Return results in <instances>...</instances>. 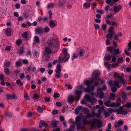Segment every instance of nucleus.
Returning <instances> with one entry per match:
<instances>
[{"mask_svg":"<svg viewBox=\"0 0 131 131\" xmlns=\"http://www.w3.org/2000/svg\"><path fill=\"white\" fill-rule=\"evenodd\" d=\"M93 82V80H92L89 81L87 80H86L84 82L85 84L87 86V87L86 88H83L82 85L80 86V91L78 93L77 92H75V94L77 95V101H78L80 98L81 96V92L84 90L86 92H90L93 91L94 89V86H90V85Z\"/></svg>","mask_w":131,"mask_h":131,"instance_id":"obj_1","label":"nucleus"},{"mask_svg":"<svg viewBox=\"0 0 131 131\" xmlns=\"http://www.w3.org/2000/svg\"><path fill=\"white\" fill-rule=\"evenodd\" d=\"M62 51L64 54V57L62 58V55L60 54L58 58V61L60 63L62 61L64 62L67 61L70 57V55L67 52L68 50L67 49L63 48Z\"/></svg>","mask_w":131,"mask_h":131,"instance_id":"obj_2","label":"nucleus"},{"mask_svg":"<svg viewBox=\"0 0 131 131\" xmlns=\"http://www.w3.org/2000/svg\"><path fill=\"white\" fill-rule=\"evenodd\" d=\"M48 44L49 47H56L59 45V42L57 39H52L48 41Z\"/></svg>","mask_w":131,"mask_h":131,"instance_id":"obj_3","label":"nucleus"},{"mask_svg":"<svg viewBox=\"0 0 131 131\" xmlns=\"http://www.w3.org/2000/svg\"><path fill=\"white\" fill-rule=\"evenodd\" d=\"M101 122L100 120L94 119L92 122L91 127H90V128L92 129L95 128L96 125H97L98 127L100 128L101 126Z\"/></svg>","mask_w":131,"mask_h":131,"instance_id":"obj_4","label":"nucleus"},{"mask_svg":"<svg viewBox=\"0 0 131 131\" xmlns=\"http://www.w3.org/2000/svg\"><path fill=\"white\" fill-rule=\"evenodd\" d=\"M76 123L78 129H80L84 127V125L81 122V119L79 116H77L76 118Z\"/></svg>","mask_w":131,"mask_h":131,"instance_id":"obj_5","label":"nucleus"},{"mask_svg":"<svg viewBox=\"0 0 131 131\" xmlns=\"http://www.w3.org/2000/svg\"><path fill=\"white\" fill-rule=\"evenodd\" d=\"M114 75L115 77H117L119 78V81L121 83L123 84L125 83V81L123 79L124 76V75L123 73L120 74L118 73L115 72L114 73Z\"/></svg>","mask_w":131,"mask_h":131,"instance_id":"obj_6","label":"nucleus"},{"mask_svg":"<svg viewBox=\"0 0 131 131\" xmlns=\"http://www.w3.org/2000/svg\"><path fill=\"white\" fill-rule=\"evenodd\" d=\"M100 74V72L98 70H96L94 71L92 75V77L93 78V79L94 80L95 79L96 80H97V81L100 80V79L99 78L97 77Z\"/></svg>","mask_w":131,"mask_h":131,"instance_id":"obj_7","label":"nucleus"},{"mask_svg":"<svg viewBox=\"0 0 131 131\" xmlns=\"http://www.w3.org/2000/svg\"><path fill=\"white\" fill-rule=\"evenodd\" d=\"M85 98L88 101L90 102L91 103H93L94 102L96 101L95 99L94 98L91 97L89 95H85Z\"/></svg>","mask_w":131,"mask_h":131,"instance_id":"obj_8","label":"nucleus"},{"mask_svg":"<svg viewBox=\"0 0 131 131\" xmlns=\"http://www.w3.org/2000/svg\"><path fill=\"white\" fill-rule=\"evenodd\" d=\"M109 83V84L111 85L112 86H114V85L116 86V87L118 88H119V82L117 81L116 80H115L113 82L112 81H110Z\"/></svg>","mask_w":131,"mask_h":131,"instance_id":"obj_9","label":"nucleus"},{"mask_svg":"<svg viewBox=\"0 0 131 131\" xmlns=\"http://www.w3.org/2000/svg\"><path fill=\"white\" fill-rule=\"evenodd\" d=\"M35 32L37 34H41L44 32L43 29L41 27H37L35 29Z\"/></svg>","mask_w":131,"mask_h":131,"instance_id":"obj_10","label":"nucleus"},{"mask_svg":"<svg viewBox=\"0 0 131 131\" xmlns=\"http://www.w3.org/2000/svg\"><path fill=\"white\" fill-rule=\"evenodd\" d=\"M97 95L99 96V98L100 99H102L104 97V93L102 92L101 89L98 88L97 89Z\"/></svg>","mask_w":131,"mask_h":131,"instance_id":"obj_11","label":"nucleus"},{"mask_svg":"<svg viewBox=\"0 0 131 131\" xmlns=\"http://www.w3.org/2000/svg\"><path fill=\"white\" fill-rule=\"evenodd\" d=\"M123 122L122 120H119L117 122H115L114 127H119L120 126L123 124Z\"/></svg>","mask_w":131,"mask_h":131,"instance_id":"obj_12","label":"nucleus"},{"mask_svg":"<svg viewBox=\"0 0 131 131\" xmlns=\"http://www.w3.org/2000/svg\"><path fill=\"white\" fill-rule=\"evenodd\" d=\"M51 49L49 47H46L45 48L44 55L45 56H46L47 55L51 53Z\"/></svg>","mask_w":131,"mask_h":131,"instance_id":"obj_13","label":"nucleus"},{"mask_svg":"<svg viewBox=\"0 0 131 131\" xmlns=\"http://www.w3.org/2000/svg\"><path fill=\"white\" fill-rule=\"evenodd\" d=\"M6 96L7 97V98L8 99H16L17 98V96L15 94H14L11 95L10 94H6Z\"/></svg>","mask_w":131,"mask_h":131,"instance_id":"obj_14","label":"nucleus"},{"mask_svg":"<svg viewBox=\"0 0 131 131\" xmlns=\"http://www.w3.org/2000/svg\"><path fill=\"white\" fill-rule=\"evenodd\" d=\"M74 98L73 96L71 95H69L67 98V101L69 103L73 102L74 100Z\"/></svg>","mask_w":131,"mask_h":131,"instance_id":"obj_15","label":"nucleus"},{"mask_svg":"<svg viewBox=\"0 0 131 131\" xmlns=\"http://www.w3.org/2000/svg\"><path fill=\"white\" fill-rule=\"evenodd\" d=\"M121 5L115 6L113 8V10L115 13H116L119 11L121 9Z\"/></svg>","mask_w":131,"mask_h":131,"instance_id":"obj_16","label":"nucleus"},{"mask_svg":"<svg viewBox=\"0 0 131 131\" xmlns=\"http://www.w3.org/2000/svg\"><path fill=\"white\" fill-rule=\"evenodd\" d=\"M57 24V22L56 21H53L51 20L50 22L49 26L52 28H53L56 26Z\"/></svg>","mask_w":131,"mask_h":131,"instance_id":"obj_17","label":"nucleus"},{"mask_svg":"<svg viewBox=\"0 0 131 131\" xmlns=\"http://www.w3.org/2000/svg\"><path fill=\"white\" fill-rule=\"evenodd\" d=\"M90 6V3L88 2H85L83 5V7L85 9H88Z\"/></svg>","mask_w":131,"mask_h":131,"instance_id":"obj_18","label":"nucleus"},{"mask_svg":"<svg viewBox=\"0 0 131 131\" xmlns=\"http://www.w3.org/2000/svg\"><path fill=\"white\" fill-rule=\"evenodd\" d=\"M34 42L36 44H39L40 42V39L39 37L37 36H35L34 38Z\"/></svg>","mask_w":131,"mask_h":131,"instance_id":"obj_19","label":"nucleus"},{"mask_svg":"<svg viewBox=\"0 0 131 131\" xmlns=\"http://www.w3.org/2000/svg\"><path fill=\"white\" fill-rule=\"evenodd\" d=\"M61 66L60 64H58L55 71L61 72Z\"/></svg>","mask_w":131,"mask_h":131,"instance_id":"obj_20","label":"nucleus"},{"mask_svg":"<svg viewBox=\"0 0 131 131\" xmlns=\"http://www.w3.org/2000/svg\"><path fill=\"white\" fill-rule=\"evenodd\" d=\"M85 54V50L82 49H81L79 51V55L81 57L84 56Z\"/></svg>","mask_w":131,"mask_h":131,"instance_id":"obj_21","label":"nucleus"},{"mask_svg":"<svg viewBox=\"0 0 131 131\" xmlns=\"http://www.w3.org/2000/svg\"><path fill=\"white\" fill-rule=\"evenodd\" d=\"M55 75L56 78H60L62 76V75L61 73V72L55 71Z\"/></svg>","mask_w":131,"mask_h":131,"instance_id":"obj_22","label":"nucleus"},{"mask_svg":"<svg viewBox=\"0 0 131 131\" xmlns=\"http://www.w3.org/2000/svg\"><path fill=\"white\" fill-rule=\"evenodd\" d=\"M113 34L110 33L107 34L106 35V38L109 39H112V38L113 36Z\"/></svg>","mask_w":131,"mask_h":131,"instance_id":"obj_23","label":"nucleus"},{"mask_svg":"<svg viewBox=\"0 0 131 131\" xmlns=\"http://www.w3.org/2000/svg\"><path fill=\"white\" fill-rule=\"evenodd\" d=\"M82 111H83V109L82 108V107L81 106L78 107L76 109V113H78L79 112Z\"/></svg>","mask_w":131,"mask_h":131,"instance_id":"obj_24","label":"nucleus"},{"mask_svg":"<svg viewBox=\"0 0 131 131\" xmlns=\"http://www.w3.org/2000/svg\"><path fill=\"white\" fill-rule=\"evenodd\" d=\"M6 34L7 36H9L11 34V29L9 28H7L6 29Z\"/></svg>","mask_w":131,"mask_h":131,"instance_id":"obj_25","label":"nucleus"},{"mask_svg":"<svg viewBox=\"0 0 131 131\" xmlns=\"http://www.w3.org/2000/svg\"><path fill=\"white\" fill-rule=\"evenodd\" d=\"M16 82L17 85H19L20 86H21L23 85V84L22 82L19 79H18L16 81Z\"/></svg>","mask_w":131,"mask_h":131,"instance_id":"obj_26","label":"nucleus"},{"mask_svg":"<svg viewBox=\"0 0 131 131\" xmlns=\"http://www.w3.org/2000/svg\"><path fill=\"white\" fill-rule=\"evenodd\" d=\"M82 119V122L84 125L89 124V122L87 120V118L86 117H83Z\"/></svg>","mask_w":131,"mask_h":131,"instance_id":"obj_27","label":"nucleus"},{"mask_svg":"<svg viewBox=\"0 0 131 131\" xmlns=\"http://www.w3.org/2000/svg\"><path fill=\"white\" fill-rule=\"evenodd\" d=\"M110 101L108 100L106 102H104L105 105L107 107H111Z\"/></svg>","mask_w":131,"mask_h":131,"instance_id":"obj_28","label":"nucleus"},{"mask_svg":"<svg viewBox=\"0 0 131 131\" xmlns=\"http://www.w3.org/2000/svg\"><path fill=\"white\" fill-rule=\"evenodd\" d=\"M111 56L112 57V61L114 62H116V55L113 54L111 55Z\"/></svg>","mask_w":131,"mask_h":131,"instance_id":"obj_29","label":"nucleus"},{"mask_svg":"<svg viewBox=\"0 0 131 131\" xmlns=\"http://www.w3.org/2000/svg\"><path fill=\"white\" fill-rule=\"evenodd\" d=\"M13 114L10 112H7L5 114V116L8 117H10L12 116Z\"/></svg>","mask_w":131,"mask_h":131,"instance_id":"obj_30","label":"nucleus"},{"mask_svg":"<svg viewBox=\"0 0 131 131\" xmlns=\"http://www.w3.org/2000/svg\"><path fill=\"white\" fill-rule=\"evenodd\" d=\"M44 32L46 33L48 32L50 30V29L48 27H46L43 29Z\"/></svg>","mask_w":131,"mask_h":131,"instance_id":"obj_31","label":"nucleus"},{"mask_svg":"<svg viewBox=\"0 0 131 131\" xmlns=\"http://www.w3.org/2000/svg\"><path fill=\"white\" fill-rule=\"evenodd\" d=\"M24 51V48L23 47H22L19 50V54L21 55L22 54Z\"/></svg>","mask_w":131,"mask_h":131,"instance_id":"obj_32","label":"nucleus"},{"mask_svg":"<svg viewBox=\"0 0 131 131\" xmlns=\"http://www.w3.org/2000/svg\"><path fill=\"white\" fill-rule=\"evenodd\" d=\"M114 28L112 27H110L108 29V32L110 33L114 34V32L113 31Z\"/></svg>","mask_w":131,"mask_h":131,"instance_id":"obj_33","label":"nucleus"},{"mask_svg":"<svg viewBox=\"0 0 131 131\" xmlns=\"http://www.w3.org/2000/svg\"><path fill=\"white\" fill-rule=\"evenodd\" d=\"M58 121H54L51 123V125H52L53 127H56L57 125Z\"/></svg>","mask_w":131,"mask_h":131,"instance_id":"obj_34","label":"nucleus"},{"mask_svg":"<svg viewBox=\"0 0 131 131\" xmlns=\"http://www.w3.org/2000/svg\"><path fill=\"white\" fill-rule=\"evenodd\" d=\"M40 124L43 125L44 126H45V127H47L48 126V125L43 120H41L40 121Z\"/></svg>","mask_w":131,"mask_h":131,"instance_id":"obj_35","label":"nucleus"},{"mask_svg":"<svg viewBox=\"0 0 131 131\" xmlns=\"http://www.w3.org/2000/svg\"><path fill=\"white\" fill-rule=\"evenodd\" d=\"M114 48L113 47H109L108 48V50L110 52H112L114 50Z\"/></svg>","mask_w":131,"mask_h":131,"instance_id":"obj_36","label":"nucleus"},{"mask_svg":"<svg viewBox=\"0 0 131 131\" xmlns=\"http://www.w3.org/2000/svg\"><path fill=\"white\" fill-rule=\"evenodd\" d=\"M101 27L104 30H105L107 28V25L106 24L104 23L103 24L101 25Z\"/></svg>","mask_w":131,"mask_h":131,"instance_id":"obj_37","label":"nucleus"},{"mask_svg":"<svg viewBox=\"0 0 131 131\" xmlns=\"http://www.w3.org/2000/svg\"><path fill=\"white\" fill-rule=\"evenodd\" d=\"M127 50L128 51H131V41H130L128 44Z\"/></svg>","mask_w":131,"mask_h":131,"instance_id":"obj_38","label":"nucleus"},{"mask_svg":"<svg viewBox=\"0 0 131 131\" xmlns=\"http://www.w3.org/2000/svg\"><path fill=\"white\" fill-rule=\"evenodd\" d=\"M83 111L84 112L85 114H88L90 112V111L87 108H84L83 109Z\"/></svg>","mask_w":131,"mask_h":131,"instance_id":"obj_39","label":"nucleus"},{"mask_svg":"<svg viewBox=\"0 0 131 131\" xmlns=\"http://www.w3.org/2000/svg\"><path fill=\"white\" fill-rule=\"evenodd\" d=\"M54 4L53 3H50L48 5L47 8H52L53 7Z\"/></svg>","mask_w":131,"mask_h":131,"instance_id":"obj_40","label":"nucleus"},{"mask_svg":"<svg viewBox=\"0 0 131 131\" xmlns=\"http://www.w3.org/2000/svg\"><path fill=\"white\" fill-rule=\"evenodd\" d=\"M119 49L118 48L116 49L114 51V54L115 55L119 54L120 53L119 52Z\"/></svg>","mask_w":131,"mask_h":131,"instance_id":"obj_41","label":"nucleus"},{"mask_svg":"<svg viewBox=\"0 0 131 131\" xmlns=\"http://www.w3.org/2000/svg\"><path fill=\"white\" fill-rule=\"evenodd\" d=\"M94 26L96 30H97L100 29V26L98 24H94Z\"/></svg>","mask_w":131,"mask_h":131,"instance_id":"obj_42","label":"nucleus"},{"mask_svg":"<svg viewBox=\"0 0 131 131\" xmlns=\"http://www.w3.org/2000/svg\"><path fill=\"white\" fill-rule=\"evenodd\" d=\"M116 87H115L114 86L111 87V89L112 91L113 92H116L117 90V88Z\"/></svg>","mask_w":131,"mask_h":131,"instance_id":"obj_43","label":"nucleus"},{"mask_svg":"<svg viewBox=\"0 0 131 131\" xmlns=\"http://www.w3.org/2000/svg\"><path fill=\"white\" fill-rule=\"evenodd\" d=\"M5 73L7 74H8L9 73V70L7 68H5L4 69Z\"/></svg>","mask_w":131,"mask_h":131,"instance_id":"obj_44","label":"nucleus"},{"mask_svg":"<svg viewBox=\"0 0 131 131\" xmlns=\"http://www.w3.org/2000/svg\"><path fill=\"white\" fill-rule=\"evenodd\" d=\"M74 125H71L70 126V128L68 129L70 131H73L74 129Z\"/></svg>","mask_w":131,"mask_h":131,"instance_id":"obj_45","label":"nucleus"},{"mask_svg":"<svg viewBox=\"0 0 131 131\" xmlns=\"http://www.w3.org/2000/svg\"><path fill=\"white\" fill-rule=\"evenodd\" d=\"M115 96V94L114 93H111L110 94V99L112 100L113 99Z\"/></svg>","mask_w":131,"mask_h":131,"instance_id":"obj_46","label":"nucleus"},{"mask_svg":"<svg viewBox=\"0 0 131 131\" xmlns=\"http://www.w3.org/2000/svg\"><path fill=\"white\" fill-rule=\"evenodd\" d=\"M39 97V96L38 94H34L33 95V98L35 99H37Z\"/></svg>","mask_w":131,"mask_h":131,"instance_id":"obj_47","label":"nucleus"},{"mask_svg":"<svg viewBox=\"0 0 131 131\" xmlns=\"http://www.w3.org/2000/svg\"><path fill=\"white\" fill-rule=\"evenodd\" d=\"M27 32H26L24 33L22 35V37L25 38H27Z\"/></svg>","mask_w":131,"mask_h":131,"instance_id":"obj_48","label":"nucleus"},{"mask_svg":"<svg viewBox=\"0 0 131 131\" xmlns=\"http://www.w3.org/2000/svg\"><path fill=\"white\" fill-rule=\"evenodd\" d=\"M10 64V63L9 62H6L4 63V65L5 66L9 67Z\"/></svg>","mask_w":131,"mask_h":131,"instance_id":"obj_49","label":"nucleus"},{"mask_svg":"<svg viewBox=\"0 0 131 131\" xmlns=\"http://www.w3.org/2000/svg\"><path fill=\"white\" fill-rule=\"evenodd\" d=\"M78 57V56L77 54H76L75 53H73V56H72V60L74 59H75L77 58Z\"/></svg>","mask_w":131,"mask_h":131,"instance_id":"obj_50","label":"nucleus"},{"mask_svg":"<svg viewBox=\"0 0 131 131\" xmlns=\"http://www.w3.org/2000/svg\"><path fill=\"white\" fill-rule=\"evenodd\" d=\"M37 110L40 112H42L43 111V109L40 106H38V107Z\"/></svg>","mask_w":131,"mask_h":131,"instance_id":"obj_51","label":"nucleus"},{"mask_svg":"<svg viewBox=\"0 0 131 131\" xmlns=\"http://www.w3.org/2000/svg\"><path fill=\"white\" fill-rule=\"evenodd\" d=\"M123 58L122 57H121L118 58L117 62L118 63H121L123 61Z\"/></svg>","mask_w":131,"mask_h":131,"instance_id":"obj_52","label":"nucleus"},{"mask_svg":"<svg viewBox=\"0 0 131 131\" xmlns=\"http://www.w3.org/2000/svg\"><path fill=\"white\" fill-rule=\"evenodd\" d=\"M24 97L25 99L26 100H28L30 99L29 97L26 94H24Z\"/></svg>","mask_w":131,"mask_h":131,"instance_id":"obj_53","label":"nucleus"},{"mask_svg":"<svg viewBox=\"0 0 131 131\" xmlns=\"http://www.w3.org/2000/svg\"><path fill=\"white\" fill-rule=\"evenodd\" d=\"M60 97V95L59 94L57 93H55L54 94V97L55 98H58Z\"/></svg>","mask_w":131,"mask_h":131,"instance_id":"obj_54","label":"nucleus"},{"mask_svg":"<svg viewBox=\"0 0 131 131\" xmlns=\"http://www.w3.org/2000/svg\"><path fill=\"white\" fill-rule=\"evenodd\" d=\"M21 63L19 61H17L16 63V66L17 67H19L20 66Z\"/></svg>","mask_w":131,"mask_h":131,"instance_id":"obj_55","label":"nucleus"},{"mask_svg":"<svg viewBox=\"0 0 131 131\" xmlns=\"http://www.w3.org/2000/svg\"><path fill=\"white\" fill-rule=\"evenodd\" d=\"M40 70L41 73H43L45 71V69L44 68H41L40 69Z\"/></svg>","mask_w":131,"mask_h":131,"instance_id":"obj_56","label":"nucleus"},{"mask_svg":"<svg viewBox=\"0 0 131 131\" xmlns=\"http://www.w3.org/2000/svg\"><path fill=\"white\" fill-rule=\"evenodd\" d=\"M4 76L3 74H0V80L1 81L3 80H4Z\"/></svg>","mask_w":131,"mask_h":131,"instance_id":"obj_57","label":"nucleus"},{"mask_svg":"<svg viewBox=\"0 0 131 131\" xmlns=\"http://www.w3.org/2000/svg\"><path fill=\"white\" fill-rule=\"evenodd\" d=\"M22 41L21 40H17L16 41V43L17 45H19L21 43Z\"/></svg>","mask_w":131,"mask_h":131,"instance_id":"obj_58","label":"nucleus"},{"mask_svg":"<svg viewBox=\"0 0 131 131\" xmlns=\"http://www.w3.org/2000/svg\"><path fill=\"white\" fill-rule=\"evenodd\" d=\"M15 6L16 9H19L20 7V5L19 3H17L15 4Z\"/></svg>","mask_w":131,"mask_h":131,"instance_id":"obj_59","label":"nucleus"},{"mask_svg":"<svg viewBox=\"0 0 131 131\" xmlns=\"http://www.w3.org/2000/svg\"><path fill=\"white\" fill-rule=\"evenodd\" d=\"M127 114V111L124 110H122V114L125 115Z\"/></svg>","mask_w":131,"mask_h":131,"instance_id":"obj_60","label":"nucleus"},{"mask_svg":"<svg viewBox=\"0 0 131 131\" xmlns=\"http://www.w3.org/2000/svg\"><path fill=\"white\" fill-rule=\"evenodd\" d=\"M56 105L58 107L60 106H62L61 103L59 102H57L56 103Z\"/></svg>","mask_w":131,"mask_h":131,"instance_id":"obj_61","label":"nucleus"},{"mask_svg":"<svg viewBox=\"0 0 131 131\" xmlns=\"http://www.w3.org/2000/svg\"><path fill=\"white\" fill-rule=\"evenodd\" d=\"M45 101L47 102H49L50 101V98L48 97H46L44 99Z\"/></svg>","mask_w":131,"mask_h":131,"instance_id":"obj_62","label":"nucleus"},{"mask_svg":"<svg viewBox=\"0 0 131 131\" xmlns=\"http://www.w3.org/2000/svg\"><path fill=\"white\" fill-rule=\"evenodd\" d=\"M126 106L128 108H130L131 107V103H129L128 102L127 103Z\"/></svg>","mask_w":131,"mask_h":131,"instance_id":"obj_63","label":"nucleus"},{"mask_svg":"<svg viewBox=\"0 0 131 131\" xmlns=\"http://www.w3.org/2000/svg\"><path fill=\"white\" fill-rule=\"evenodd\" d=\"M112 25H115L117 26L118 25V23L114 21H113L112 22Z\"/></svg>","mask_w":131,"mask_h":131,"instance_id":"obj_64","label":"nucleus"}]
</instances>
